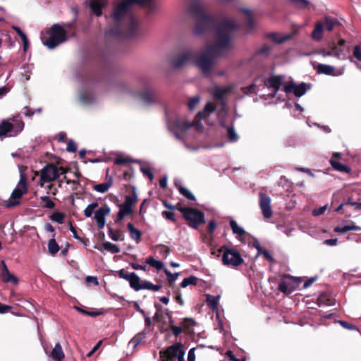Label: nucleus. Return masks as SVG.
I'll use <instances>...</instances> for the list:
<instances>
[{
    "mask_svg": "<svg viewBox=\"0 0 361 361\" xmlns=\"http://www.w3.org/2000/svg\"><path fill=\"white\" fill-rule=\"evenodd\" d=\"M187 13L195 23L193 32L195 35L213 31L214 43L200 55L196 51L194 61L204 75L208 77L211 75L214 58L221 56L233 49L235 32L238 30L239 25L226 18L218 22L214 16L207 13L204 4L198 0L190 4Z\"/></svg>",
    "mask_w": 361,
    "mask_h": 361,
    "instance_id": "1",
    "label": "nucleus"
},
{
    "mask_svg": "<svg viewBox=\"0 0 361 361\" xmlns=\"http://www.w3.org/2000/svg\"><path fill=\"white\" fill-rule=\"evenodd\" d=\"M133 4L145 7L148 12H153L157 8L154 0H123L114 10L113 26L105 31L106 37L124 39L135 36L137 22L133 16L128 13L130 6Z\"/></svg>",
    "mask_w": 361,
    "mask_h": 361,
    "instance_id": "2",
    "label": "nucleus"
},
{
    "mask_svg": "<svg viewBox=\"0 0 361 361\" xmlns=\"http://www.w3.org/2000/svg\"><path fill=\"white\" fill-rule=\"evenodd\" d=\"M48 37L44 35L42 37V40L45 46L49 49H54L59 44L64 42L67 39L66 30L59 24H54L47 32Z\"/></svg>",
    "mask_w": 361,
    "mask_h": 361,
    "instance_id": "3",
    "label": "nucleus"
},
{
    "mask_svg": "<svg viewBox=\"0 0 361 361\" xmlns=\"http://www.w3.org/2000/svg\"><path fill=\"white\" fill-rule=\"evenodd\" d=\"M221 254H222L221 260L224 265L237 267L244 262L239 251L227 245H222L219 247L217 250V256Z\"/></svg>",
    "mask_w": 361,
    "mask_h": 361,
    "instance_id": "4",
    "label": "nucleus"
},
{
    "mask_svg": "<svg viewBox=\"0 0 361 361\" xmlns=\"http://www.w3.org/2000/svg\"><path fill=\"white\" fill-rule=\"evenodd\" d=\"M179 212L182 214L188 226L192 228L197 229L205 223L204 213L198 209L185 207L179 209Z\"/></svg>",
    "mask_w": 361,
    "mask_h": 361,
    "instance_id": "5",
    "label": "nucleus"
},
{
    "mask_svg": "<svg viewBox=\"0 0 361 361\" xmlns=\"http://www.w3.org/2000/svg\"><path fill=\"white\" fill-rule=\"evenodd\" d=\"M67 169L63 167H58L54 164H47L40 171V181L49 183L58 179L61 174H65Z\"/></svg>",
    "mask_w": 361,
    "mask_h": 361,
    "instance_id": "6",
    "label": "nucleus"
},
{
    "mask_svg": "<svg viewBox=\"0 0 361 361\" xmlns=\"http://www.w3.org/2000/svg\"><path fill=\"white\" fill-rule=\"evenodd\" d=\"M27 192V178L23 174H20V180L17 185V187L13 190V191L11 193V200H10L6 204L7 208L13 207L16 205H18L20 202V200L23 195L26 194Z\"/></svg>",
    "mask_w": 361,
    "mask_h": 361,
    "instance_id": "7",
    "label": "nucleus"
},
{
    "mask_svg": "<svg viewBox=\"0 0 361 361\" xmlns=\"http://www.w3.org/2000/svg\"><path fill=\"white\" fill-rule=\"evenodd\" d=\"M301 281L299 277L284 274L279 283L278 290L286 295H289L299 287Z\"/></svg>",
    "mask_w": 361,
    "mask_h": 361,
    "instance_id": "8",
    "label": "nucleus"
},
{
    "mask_svg": "<svg viewBox=\"0 0 361 361\" xmlns=\"http://www.w3.org/2000/svg\"><path fill=\"white\" fill-rule=\"evenodd\" d=\"M192 126H195L194 121L191 123L188 121L179 118H176L168 124L169 130L178 140H183L181 134L185 133Z\"/></svg>",
    "mask_w": 361,
    "mask_h": 361,
    "instance_id": "9",
    "label": "nucleus"
},
{
    "mask_svg": "<svg viewBox=\"0 0 361 361\" xmlns=\"http://www.w3.org/2000/svg\"><path fill=\"white\" fill-rule=\"evenodd\" d=\"M196 58V51L192 49H187L178 54L177 58L171 62L175 68H180L188 63H194Z\"/></svg>",
    "mask_w": 361,
    "mask_h": 361,
    "instance_id": "10",
    "label": "nucleus"
},
{
    "mask_svg": "<svg viewBox=\"0 0 361 361\" xmlns=\"http://www.w3.org/2000/svg\"><path fill=\"white\" fill-rule=\"evenodd\" d=\"M117 275L119 278L128 281L130 286L135 291L141 290V283L139 276L134 272L128 273L124 269L117 271Z\"/></svg>",
    "mask_w": 361,
    "mask_h": 361,
    "instance_id": "11",
    "label": "nucleus"
},
{
    "mask_svg": "<svg viewBox=\"0 0 361 361\" xmlns=\"http://www.w3.org/2000/svg\"><path fill=\"white\" fill-rule=\"evenodd\" d=\"M180 352H184L183 350V344L181 343H176L172 345L169 346L166 350L160 351V357L165 359L166 361H173L175 357L180 355Z\"/></svg>",
    "mask_w": 361,
    "mask_h": 361,
    "instance_id": "12",
    "label": "nucleus"
},
{
    "mask_svg": "<svg viewBox=\"0 0 361 361\" xmlns=\"http://www.w3.org/2000/svg\"><path fill=\"white\" fill-rule=\"evenodd\" d=\"M259 205L264 219H269L273 215L271 207V198L264 192L259 194Z\"/></svg>",
    "mask_w": 361,
    "mask_h": 361,
    "instance_id": "13",
    "label": "nucleus"
},
{
    "mask_svg": "<svg viewBox=\"0 0 361 361\" xmlns=\"http://www.w3.org/2000/svg\"><path fill=\"white\" fill-rule=\"evenodd\" d=\"M216 109V105L210 102H208L202 111H199L194 119L195 126H200V121L208 117L211 114L214 113Z\"/></svg>",
    "mask_w": 361,
    "mask_h": 361,
    "instance_id": "14",
    "label": "nucleus"
},
{
    "mask_svg": "<svg viewBox=\"0 0 361 361\" xmlns=\"http://www.w3.org/2000/svg\"><path fill=\"white\" fill-rule=\"evenodd\" d=\"M283 91L286 93L293 92L296 97H300L304 95L307 91L306 83L302 82L299 85L295 83H289L283 87Z\"/></svg>",
    "mask_w": 361,
    "mask_h": 361,
    "instance_id": "15",
    "label": "nucleus"
},
{
    "mask_svg": "<svg viewBox=\"0 0 361 361\" xmlns=\"http://www.w3.org/2000/svg\"><path fill=\"white\" fill-rule=\"evenodd\" d=\"M111 209L106 205L100 207L94 212V219L97 222V225L99 229L104 228L106 223L105 216L109 215Z\"/></svg>",
    "mask_w": 361,
    "mask_h": 361,
    "instance_id": "16",
    "label": "nucleus"
},
{
    "mask_svg": "<svg viewBox=\"0 0 361 361\" xmlns=\"http://www.w3.org/2000/svg\"><path fill=\"white\" fill-rule=\"evenodd\" d=\"M331 50L326 51L324 49L319 51V54L323 57L334 56L338 59H341V56H344V51L341 48H338L336 44L332 42L330 45Z\"/></svg>",
    "mask_w": 361,
    "mask_h": 361,
    "instance_id": "17",
    "label": "nucleus"
},
{
    "mask_svg": "<svg viewBox=\"0 0 361 361\" xmlns=\"http://www.w3.org/2000/svg\"><path fill=\"white\" fill-rule=\"evenodd\" d=\"M313 68L318 74H324L326 75H338V74L335 73V67L330 65L317 63L314 64Z\"/></svg>",
    "mask_w": 361,
    "mask_h": 361,
    "instance_id": "18",
    "label": "nucleus"
},
{
    "mask_svg": "<svg viewBox=\"0 0 361 361\" xmlns=\"http://www.w3.org/2000/svg\"><path fill=\"white\" fill-rule=\"evenodd\" d=\"M107 5L106 0H90V7L94 14L97 16H101L102 8Z\"/></svg>",
    "mask_w": 361,
    "mask_h": 361,
    "instance_id": "19",
    "label": "nucleus"
},
{
    "mask_svg": "<svg viewBox=\"0 0 361 361\" xmlns=\"http://www.w3.org/2000/svg\"><path fill=\"white\" fill-rule=\"evenodd\" d=\"M296 33L295 31L293 32L291 34H286L281 36L277 32H270L266 35V37L271 39L276 44H282L284 42H286L290 39L293 35Z\"/></svg>",
    "mask_w": 361,
    "mask_h": 361,
    "instance_id": "20",
    "label": "nucleus"
},
{
    "mask_svg": "<svg viewBox=\"0 0 361 361\" xmlns=\"http://www.w3.org/2000/svg\"><path fill=\"white\" fill-rule=\"evenodd\" d=\"M109 169H107L106 172V181L105 183H99V184H97V185H94L93 189L94 190H96L99 192H102V193L106 192L109 190V189L111 187V185L113 184V178L111 176H109Z\"/></svg>",
    "mask_w": 361,
    "mask_h": 361,
    "instance_id": "21",
    "label": "nucleus"
},
{
    "mask_svg": "<svg viewBox=\"0 0 361 361\" xmlns=\"http://www.w3.org/2000/svg\"><path fill=\"white\" fill-rule=\"evenodd\" d=\"M156 92L152 89H146L140 93V97L141 100L147 104L156 102Z\"/></svg>",
    "mask_w": 361,
    "mask_h": 361,
    "instance_id": "22",
    "label": "nucleus"
},
{
    "mask_svg": "<svg viewBox=\"0 0 361 361\" xmlns=\"http://www.w3.org/2000/svg\"><path fill=\"white\" fill-rule=\"evenodd\" d=\"M335 299L328 293H322L317 298L319 306H333L335 305Z\"/></svg>",
    "mask_w": 361,
    "mask_h": 361,
    "instance_id": "23",
    "label": "nucleus"
},
{
    "mask_svg": "<svg viewBox=\"0 0 361 361\" xmlns=\"http://www.w3.org/2000/svg\"><path fill=\"white\" fill-rule=\"evenodd\" d=\"M49 357L54 361H62L64 359L65 355L59 343H56L49 354Z\"/></svg>",
    "mask_w": 361,
    "mask_h": 361,
    "instance_id": "24",
    "label": "nucleus"
},
{
    "mask_svg": "<svg viewBox=\"0 0 361 361\" xmlns=\"http://www.w3.org/2000/svg\"><path fill=\"white\" fill-rule=\"evenodd\" d=\"M118 207L119 208V211L117 213V216L115 220L116 223L121 221L126 216L131 215L133 213V208H130L123 204H118Z\"/></svg>",
    "mask_w": 361,
    "mask_h": 361,
    "instance_id": "25",
    "label": "nucleus"
},
{
    "mask_svg": "<svg viewBox=\"0 0 361 361\" xmlns=\"http://www.w3.org/2000/svg\"><path fill=\"white\" fill-rule=\"evenodd\" d=\"M282 76L281 75H271L268 78L266 85L272 88L274 90L279 91L282 83Z\"/></svg>",
    "mask_w": 361,
    "mask_h": 361,
    "instance_id": "26",
    "label": "nucleus"
},
{
    "mask_svg": "<svg viewBox=\"0 0 361 361\" xmlns=\"http://www.w3.org/2000/svg\"><path fill=\"white\" fill-rule=\"evenodd\" d=\"M229 225L233 233L237 235L239 240L243 241L242 237L245 235L246 231L240 227L234 219H231Z\"/></svg>",
    "mask_w": 361,
    "mask_h": 361,
    "instance_id": "27",
    "label": "nucleus"
},
{
    "mask_svg": "<svg viewBox=\"0 0 361 361\" xmlns=\"http://www.w3.org/2000/svg\"><path fill=\"white\" fill-rule=\"evenodd\" d=\"M127 228L129 231L131 239L134 240L137 243H139L141 241L142 235V231L135 228L131 223H128L127 224Z\"/></svg>",
    "mask_w": 361,
    "mask_h": 361,
    "instance_id": "28",
    "label": "nucleus"
},
{
    "mask_svg": "<svg viewBox=\"0 0 361 361\" xmlns=\"http://www.w3.org/2000/svg\"><path fill=\"white\" fill-rule=\"evenodd\" d=\"M322 22L324 23V28L329 32L332 31L335 27L341 25L336 18L330 16H325Z\"/></svg>",
    "mask_w": 361,
    "mask_h": 361,
    "instance_id": "29",
    "label": "nucleus"
},
{
    "mask_svg": "<svg viewBox=\"0 0 361 361\" xmlns=\"http://www.w3.org/2000/svg\"><path fill=\"white\" fill-rule=\"evenodd\" d=\"M229 92L228 89L216 87L214 88L213 96L215 99L220 101L221 104L223 107L226 106V102L224 100V96Z\"/></svg>",
    "mask_w": 361,
    "mask_h": 361,
    "instance_id": "30",
    "label": "nucleus"
},
{
    "mask_svg": "<svg viewBox=\"0 0 361 361\" xmlns=\"http://www.w3.org/2000/svg\"><path fill=\"white\" fill-rule=\"evenodd\" d=\"M324 23L319 21L315 24L314 28L311 34V37L314 40L319 41L323 37Z\"/></svg>",
    "mask_w": 361,
    "mask_h": 361,
    "instance_id": "31",
    "label": "nucleus"
},
{
    "mask_svg": "<svg viewBox=\"0 0 361 361\" xmlns=\"http://www.w3.org/2000/svg\"><path fill=\"white\" fill-rule=\"evenodd\" d=\"M14 128L15 127L11 123L7 121H3L0 123V137L7 136L8 133H12Z\"/></svg>",
    "mask_w": 361,
    "mask_h": 361,
    "instance_id": "32",
    "label": "nucleus"
},
{
    "mask_svg": "<svg viewBox=\"0 0 361 361\" xmlns=\"http://www.w3.org/2000/svg\"><path fill=\"white\" fill-rule=\"evenodd\" d=\"M132 191L130 195H126L125 201L123 204L132 208V207L137 202V196L134 186L131 187Z\"/></svg>",
    "mask_w": 361,
    "mask_h": 361,
    "instance_id": "33",
    "label": "nucleus"
},
{
    "mask_svg": "<svg viewBox=\"0 0 361 361\" xmlns=\"http://www.w3.org/2000/svg\"><path fill=\"white\" fill-rule=\"evenodd\" d=\"M330 164L334 169L340 172L349 173L350 171V167L348 166L341 164L337 160L334 159H330Z\"/></svg>",
    "mask_w": 361,
    "mask_h": 361,
    "instance_id": "34",
    "label": "nucleus"
},
{
    "mask_svg": "<svg viewBox=\"0 0 361 361\" xmlns=\"http://www.w3.org/2000/svg\"><path fill=\"white\" fill-rule=\"evenodd\" d=\"M271 50L272 48L270 46L264 44L261 47H259L256 49L253 55V58L257 56H263L264 57H267L270 54Z\"/></svg>",
    "mask_w": 361,
    "mask_h": 361,
    "instance_id": "35",
    "label": "nucleus"
},
{
    "mask_svg": "<svg viewBox=\"0 0 361 361\" xmlns=\"http://www.w3.org/2000/svg\"><path fill=\"white\" fill-rule=\"evenodd\" d=\"M350 231H361V227L353 224L351 225H346L344 226H336L334 229V232L342 233H347Z\"/></svg>",
    "mask_w": 361,
    "mask_h": 361,
    "instance_id": "36",
    "label": "nucleus"
},
{
    "mask_svg": "<svg viewBox=\"0 0 361 361\" xmlns=\"http://www.w3.org/2000/svg\"><path fill=\"white\" fill-rule=\"evenodd\" d=\"M109 237L114 241H123L124 235L120 230L114 231L111 226H108Z\"/></svg>",
    "mask_w": 361,
    "mask_h": 361,
    "instance_id": "37",
    "label": "nucleus"
},
{
    "mask_svg": "<svg viewBox=\"0 0 361 361\" xmlns=\"http://www.w3.org/2000/svg\"><path fill=\"white\" fill-rule=\"evenodd\" d=\"M55 233L53 235V238L48 242V251L51 255H56L59 250V246L54 239Z\"/></svg>",
    "mask_w": 361,
    "mask_h": 361,
    "instance_id": "38",
    "label": "nucleus"
},
{
    "mask_svg": "<svg viewBox=\"0 0 361 361\" xmlns=\"http://www.w3.org/2000/svg\"><path fill=\"white\" fill-rule=\"evenodd\" d=\"M175 185H176L178 190L179 191V192L183 196H184L188 200H195V195L189 190H188L186 188H185L180 185H178L177 183H176Z\"/></svg>",
    "mask_w": 361,
    "mask_h": 361,
    "instance_id": "39",
    "label": "nucleus"
},
{
    "mask_svg": "<svg viewBox=\"0 0 361 361\" xmlns=\"http://www.w3.org/2000/svg\"><path fill=\"white\" fill-rule=\"evenodd\" d=\"M219 296H212L208 295L207 296V303L208 307L213 311L216 310L218 307V302H219Z\"/></svg>",
    "mask_w": 361,
    "mask_h": 361,
    "instance_id": "40",
    "label": "nucleus"
},
{
    "mask_svg": "<svg viewBox=\"0 0 361 361\" xmlns=\"http://www.w3.org/2000/svg\"><path fill=\"white\" fill-rule=\"evenodd\" d=\"M13 30L18 35L23 43V49L24 51L27 50L28 47V39L27 38L26 35L21 30V29L18 26H13Z\"/></svg>",
    "mask_w": 361,
    "mask_h": 361,
    "instance_id": "41",
    "label": "nucleus"
},
{
    "mask_svg": "<svg viewBox=\"0 0 361 361\" xmlns=\"http://www.w3.org/2000/svg\"><path fill=\"white\" fill-rule=\"evenodd\" d=\"M102 245L103 249L113 254L118 253L121 251L119 247L117 245L111 243L110 242L103 243Z\"/></svg>",
    "mask_w": 361,
    "mask_h": 361,
    "instance_id": "42",
    "label": "nucleus"
},
{
    "mask_svg": "<svg viewBox=\"0 0 361 361\" xmlns=\"http://www.w3.org/2000/svg\"><path fill=\"white\" fill-rule=\"evenodd\" d=\"M146 263L147 264H149V266L157 269V270L162 269V268L164 267V263L163 262H160L159 260L155 259L152 257H149L148 258H147Z\"/></svg>",
    "mask_w": 361,
    "mask_h": 361,
    "instance_id": "43",
    "label": "nucleus"
},
{
    "mask_svg": "<svg viewBox=\"0 0 361 361\" xmlns=\"http://www.w3.org/2000/svg\"><path fill=\"white\" fill-rule=\"evenodd\" d=\"M180 324L183 330L188 331L196 324V322L192 318H185L182 320Z\"/></svg>",
    "mask_w": 361,
    "mask_h": 361,
    "instance_id": "44",
    "label": "nucleus"
},
{
    "mask_svg": "<svg viewBox=\"0 0 361 361\" xmlns=\"http://www.w3.org/2000/svg\"><path fill=\"white\" fill-rule=\"evenodd\" d=\"M197 278L195 276H190L188 278H185L181 283H180V286L182 288H185L187 287L189 285H193V286H196L197 284Z\"/></svg>",
    "mask_w": 361,
    "mask_h": 361,
    "instance_id": "45",
    "label": "nucleus"
},
{
    "mask_svg": "<svg viewBox=\"0 0 361 361\" xmlns=\"http://www.w3.org/2000/svg\"><path fill=\"white\" fill-rule=\"evenodd\" d=\"M241 12L246 15L247 25L249 30H251L254 27V20L252 18L250 11L246 8H242Z\"/></svg>",
    "mask_w": 361,
    "mask_h": 361,
    "instance_id": "46",
    "label": "nucleus"
},
{
    "mask_svg": "<svg viewBox=\"0 0 361 361\" xmlns=\"http://www.w3.org/2000/svg\"><path fill=\"white\" fill-rule=\"evenodd\" d=\"M2 280L5 283H12L15 285L18 284L19 282L18 279L10 272H8V274H5L4 276L2 277Z\"/></svg>",
    "mask_w": 361,
    "mask_h": 361,
    "instance_id": "47",
    "label": "nucleus"
},
{
    "mask_svg": "<svg viewBox=\"0 0 361 361\" xmlns=\"http://www.w3.org/2000/svg\"><path fill=\"white\" fill-rule=\"evenodd\" d=\"M200 102V96H195L190 98L188 102V108L190 111H193Z\"/></svg>",
    "mask_w": 361,
    "mask_h": 361,
    "instance_id": "48",
    "label": "nucleus"
},
{
    "mask_svg": "<svg viewBox=\"0 0 361 361\" xmlns=\"http://www.w3.org/2000/svg\"><path fill=\"white\" fill-rule=\"evenodd\" d=\"M98 207V203L97 202H92L87 205V207L84 210V215L86 217H91L94 210L95 208Z\"/></svg>",
    "mask_w": 361,
    "mask_h": 361,
    "instance_id": "49",
    "label": "nucleus"
},
{
    "mask_svg": "<svg viewBox=\"0 0 361 361\" xmlns=\"http://www.w3.org/2000/svg\"><path fill=\"white\" fill-rule=\"evenodd\" d=\"M40 200L44 203V204L42 206L43 207L47 209H54L56 206L55 203L49 196H42L40 197Z\"/></svg>",
    "mask_w": 361,
    "mask_h": 361,
    "instance_id": "50",
    "label": "nucleus"
},
{
    "mask_svg": "<svg viewBox=\"0 0 361 361\" xmlns=\"http://www.w3.org/2000/svg\"><path fill=\"white\" fill-rule=\"evenodd\" d=\"M50 218L54 221H56L59 224H63L65 218V214L63 213L56 212L53 213L51 215Z\"/></svg>",
    "mask_w": 361,
    "mask_h": 361,
    "instance_id": "51",
    "label": "nucleus"
},
{
    "mask_svg": "<svg viewBox=\"0 0 361 361\" xmlns=\"http://www.w3.org/2000/svg\"><path fill=\"white\" fill-rule=\"evenodd\" d=\"M227 135L228 138L231 142H236L238 139V135L233 126L227 127Z\"/></svg>",
    "mask_w": 361,
    "mask_h": 361,
    "instance_id": "52",
    "label": "nucleus"
},
{
    "mask_svg": "<svg viewBox=\"0 0 361 361\" xmlns=\"http://www.w3.org/2000/svg\"><path fill=\"white\" fill-rule=\"evenodd\" d=\"M133 160L129 157H118L115 159L114 164L116 165H126L130 164Z\"/></svg>",
    "mask_w": 361,
    "mask_h": 361,
    "instance_id": "53",
    "label": "nucleus"
},
{
    "mask_svg": "<svg viewBox=\"0 0 361 361\" xmlns=\"http://www.w3.org/2000/svg\"><path fill=\"white\" fill-rule=\"evenodd\" d=\"M290 1L298 8H305L309 4V2L307 0H290Z\"/></svg>",
    "mask_w": 361,
    "mask_h": 361,
    "instance_id": "54",
    "label": "nucleus"
},
{
    "mask_svg": "<svg viewBox=\"0 0 361 361\" xmlns=\"http://www.w3.org/2000/svg\"><path fill=\"white\" fill-rule=\"evenodd\" d=\"M164 272L166 275L168 276V281L170 285L175 282V281L178 279V276L179 275L178 273L172 274L170 272L168 269H165Z\"/></svg>",
    "mask_w": 361,
    "mask_h": 361,
    "instance_id": "55",
    "label": "nucleus"
},
{
    "mask_svg": "<svg viewBox=\"0 0 361 361\" xmlns=\"http://www.w3.org/2000/svg\"><path fill=\"white\" fill-rule=\"evenodd\" d=\"M140 171L145 176H147L150 180H153L154 174L149 167L141 166Z\"/></svg>",
    "mask_w": 361,
    "mask_h": 361,
    "instance_id": "56",
    "label": "nucleus"
},
{
    "mask_svg": "<svg viewBox=\"0 0 361 361\" xmlns=\"http://www.w3.org/2000/svg\"><path fill=\"white\" fill-rule=\"evenodd\" d=\"M161 215L165 219L170 220V221H173V223L176 222V219L174 217V214L172 212L164 211V212H162Z\"/></svg>",
    "mask_w": 361,
    "mask_h": 361,
    "instance_id": "57",
    "label": "nucleus"
},
{
    "mask_svg": "<svg viewBox=\"0 0 361 361\" xmlns=\"http://www.w3.org/2000/svg\"><path fill=\"white\" fill-rule=\"evenodd\" d=\"M353 55L357 60L361 61V47L360 45L355 46L353 51Z\"/></svg>",
    "mask_w": 361,
    "mask_h": 361,
    "instance_id": "58",
    "label": "nucleus"
},
{
    "mask_svg": "<svg viewBox=\"0 0 361 361\" xmlns=\"http://www.w3.org/2000/svg\"><path fill=\"white\" fill-rule=\"evenodd\" d=\"M66 150L69 152L74 153L77 151V145L73 140H70L67 143Z\"/></svg>",
    "mask_w": 361,
    "mask_h": 361,
    "instance_id": "59",
    "label": "nucleus"
},
{
    "mask_svg": "<svg viewBox=\"0 0 361 361\" xmlns=\"http://www.w3.org/2000/svg\"><path fill=\"white\" fill-rule=\"evenodd\" d=\"M170 329L173 331V334L177 337L183 331V329L181 326H176L174 324L170 325Z\"/></svg>",
    "mask_w": 361,
    "mask_h": 361,
    "instance_id": "60",
    "label": "nucleus"
},
{
    "mask_svg": "<svg viewBox=\"0 0 361 361\" xmlns=\"http://www.w3.org/2000/svg\"><path fill=\"white\" fill-rule=\"evenodd\" d=\"M345 205L349 204L351 206H355L356 210H361V202H357L353 200L352 198L349 197L346 202H344Z\"/></svg>",
    "mask_w": 361,
    "mask_h": 361,
    "instance_id": "61",
    "label": "nucleus"
},
{
    "mask_svg": "<svg viewBox=\"0 0 361 361\" xmlns=\"http://www.w3.org/2000/svg\"><path fill=\"white\" fill-rule=\"evenodd\" d=\"M216 223L214 220H211L207 226V231L209 234H212L216 228Z\"/></svg>",
    "mask_w": 361,
    "mask_h": 361,
    "instance_id": "62",
    "label": "nucleus"
},
{
    "mask_svg": "<svg viewBox=\"0 0 361 361\" xmlns=\"http://www.w3.org/2000/svg\"><path fill=\"white\" fill-rule=\"evenodd\" d=\"M261 254L263 255L264 257L271 263H274L275 262V259L267 250L265 249Z\"/></svg>",
    "mask_w": 361,
    "mask_h": 361,
    "instance_id": "63",
    "label": "nucleus"
},
{
    "mask_svg": "<svg viewBox=\"0 0 361 361\" xmlns=\"http://www.w3.org/2000/svg\"><path fill=\"white\" fill-rule=\"evenodd\" d=\"M326 207H327L326 206H324V207H321L317 209H314L312 211L313 216H317L323 214L324 213V212L326 211Z\"/></svg>",
    "mask_w": 361,
    "mask_h": 361,
    "instance_id": "64",
    "label": "nucleus"
}]
</instances>
